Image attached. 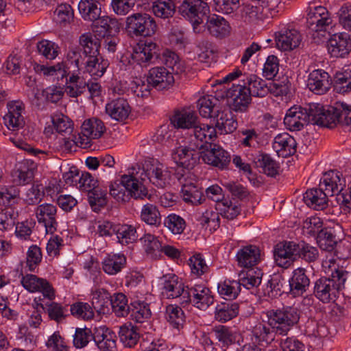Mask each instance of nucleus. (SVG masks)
<instances>
[{
  "label": "nucleus",
  "mask_w": 351,
  "mask_h": 351,
  "mask_svg": "<svg viewBox=\"0 0 351 351\" xmlns=\"http://www.w3.org/2000/svg\"><path fill=\"white\" fill-rule=\"evenodd\" d=\"M218 99L211 98L210 95L200 97L197 101V107L199 114L204 118L213 117L214 109L217 108Z\"/></svg>",
  "instance_id": "e2e57ef3"
},
{
  "label": "nucleus",
  "mask_w": 351,
  "mask_h": 351,
  "mask_svg": "<svg viewBox=\"0 0 351 351\" xmlns=\"http://www.w3.org/2000/svg\"><path fill=\"white\" fill-rule=\"evenodd\" d=\"M143 171L149 181L158 188L163 189L169 184V171L156 160L145 161Z\"/></svg>",
  "instance_id": "ddd939ff"
},
{
  "label": "nucleus",
  "mask_w": 351,
  "mask_h": 351,
  "mask_svg": "<svg viewBox=\"0 0 351 351\" xmlns=\"http://www.w3.org/2000/svg\"><path fill=\"white\" fill-rule=\"evenodd\" d=\"M107 192L99 186L88 193V203L94 212L98 213L107 204Z\"/></svg>",
  "instance_id": "4d7b16f0"
},
{
  "label": "nucleus",
  "mask_w": 351,
  "mask_h": 351,
  "mask_svg": "<svg viewBox=\"0 0 351 351\" xmlns=\"http://www.w3.org/2000/svg\"><path fill=\"white\" fill-rule=\"evenodd\" d=\"M7 108L8 112L3 117L5 125L13 132L22 129L25 125L24 104L21 101H12L8 103Z\"/></svg>",
  "instance_id": "dca6fc26"
},
{
  "label": "nucleus",
  "mask_w": 351,
  "mask_h": 351,
  "mask_svg": "<svg viewBox=\"0 0 351 351\" xmlns=\"http://www.w3.org/2000/svg\"><path fill=\"white\" fill-rule=\"evenodd\" d=\"M71 314L78 319H91L94 316L93 307L86 302H78L71 306Z\"/></svg>",
  "instance_id": "774afa93"
},
{
  "label": "nucleus",
  "mask_w": 351,
  "mask_h": 351,
  "mask_svg": "<svg viewBox=\"0 0 351 351\" xmlns=\"http://www.w3.org/2000/svg\"><path fill=\"white\" fill-rule=\"evenodd\" d=\"M239 304L236 302L228 301L218 304L215 309L214 317L220 323H226L239 315Z\"/></svg>",
  "instance_id": "f704fd0d"
},
{
  "label": "nucleus",
  "mask_w": 351,
  "mask_h": 351,
  "mask_svg": "<svg viewBox=\"0 0 351 351\" xmlns=\"http://www.w3.org/2000/svg\"><path fill=\"white\" fill-rule=\"evenodd\" d=\"M110 304L112 305V311L116 316L123 317L130 313L131 305L128 304V298L126 295L122 293H117L110 297Z\"/></svg>",
  "instance_id": "6e6d98bb"
},
{
  "label": "nucleus",
  "mask_w": 351,
  "mask_h": 351,
  "mask_svg": "<svg viewBox=\"0 0 351 351\" xmlns=\"http://www.w3.org/2000/svg\"><path fill=\"white\" fill-rule=\"evenodd\" d=\"M165 317L169 324L180 330L185 323V315L183 310L176 305H168L166 307Z\"/></svg>",
  "instance_id": "603ef678"
},
{
  "label": "nucleus",
  "mask_w": 351,
  "mask_h": 351,
  "mask_svg": "<svg viewBox=\"0 0 351 351\" xmlns=\"http://www.w3.org/2000/svg\"><path fill=\"white\" fill-rule=\"evenodd\" d=\"M257 168L261 169V172L267 176L275 177L279 173L278 164L267 154H259L254 160Z\"/></svg>",
  "instance_id": "37998d69"
},
{
  "label": "nucleus",
  "mask_w": 351,
  "mask_h": 351,
  "mask_svg": "<svg viewBox=\"0 0 351 351\" xmlns=\"http://www.w3.org/2000/svg\"><path fill=\"white\" fill-rule=\"evenodd\" d=\"M81 130L83 136L87 138L98 139L106 132V126L101 119L93 117L85 120L81 126Z\"/></svg>",
  "instance_id": "a19ab883"
},
{
  "label": "nucleus",
  "mask_w": 351,
  "mask_h": 351,
  "mask_svg": "<svg viewBox=\"0 0 351 351\" xmlns=\"http://www.w3.org/2000/svg\"><path fill=\"white\" fill-rule=\"evenodd\" d=\"M162 293L167 298H179L180 303L182 304L184 293L186 292V286L179 280L175 274H167L163 276Z\"/></svg>",
  "instance_id": "4be33fe9"
},
{
  "label": "nucleus",
  "mask_w": 351,
  "mask_h": 351,
  "mask_svg": "<svg viewBox=\"0 0 351 351\" xmlns=\"http://www.w3.org/2000/svg\"><path fill=\"white\" fill-rule=\"evenodd\" d=\"M19 189L15 186L0 187V204L12 205L17 204L20 197Z\"/></svg>",
  "instance_id": "69168bd1"
},
{
  "label": "nucleus",
  "mask_w": 351,
  "mask_h": 351,
  "mask_svg": "<svg viewBox=\"0 0 351 351\" xmlns=\"http://www.w3.org/2000/svg\"><path fill=\"white\" fill-rule=\"evenodd\" d=\"M301 40V34L295 29H283L276 33V45L282 51L293 50L299 46Z\"/></svg>",
  "instance_id": "5701e85b"
},
{
  "label": "nucleus",
  "mask_w": 351,
  "mask_h": 351,
  "mask_svg": "<svg viewBox=\"0 0 351 351\" xmlns=\"http://www.w3.org/2000/svg\"><path fill=\"white\" fill-rule=\"evenodd\" d=\"M288 282L289 293L295 297L306 291L310 285V279L306 274V270L299 267L293 270Z\"/></svg>",
  "instance_id": "cd10ccee"
},
{
  "label": "nucleus",
  "mask_w": 351,
  "mask_h": 351,
  "mask_svg": "<svg viewBox=\"0 0 351 351\" xmlns=\"http://www.w3.org/2000/svg\"><path fill=\"white\" fill-rule=\"evenodd\" d=\"M181 193L183 200L191 205H199L205 201L203 192L193 184H183Z\"/></svg>",
  "instance_id": "864d4df0"
},
{
  "label": "nucleus",
  "mask_w": 351,
  "mask_h": 351,
  "mask_svg": "<svg viewBox=\"0 0 351 351\" xmlns=\"http://www.w3.org/2000/svg\"><path fill=\"white\" fill-rule=\"evenodd\" d=\"M236 256L239 266L252 269L261 261V250L257 246L250 245L240 249Z\"/></svg>",
  "instance_id": "c85d7f7f"
},
{
  "label": "nucleus",
  "mask_w": 351,
  "mask_h": 351,
  "mask_svg": "<svg viewBox=\"0 0 351 351\" xmlns=\"http://www.w3.org/2000/svg\"><path fill=\"white\" fill-rule=\"evenodd\" d=\"M206 8L198 0H183L178 7V12L191 22L195 33L201 34V24L204 23V18L200 17L199 14Z\"/></svg>",
  "instance_id": "f8f14e48"
},
{
  "label": "nucleus",
  "mask_w": 351,
  "mask_h": 351,
  "mask_svg": "<svg viewBox=\"0 0 351 351\" xmlns=\"http://www.w3.org/2000/svg\"><path fill=\"white\" fill-rule=\"evenodd\" d=\"M206 22L201 24V34L207 30L211 36L222 38L229 35L231 27L229 23L217 14L205 16Z\"/></svg>",
  "instance_id": "a211bd4d"
},
{
  "label": "nucleus",
  "mask_w": 351,
  "mask_h": 351,
  "mask_svg": "<svg viewBox=\"0 0 351 351\" xmlns=\"http://www.w3.org/2000/svg\"><path fill=\"white\" fill-rule=\"evenodd\" d=\"M334 90L340 94L351 92V70L343 69L337 71L333 79Z\"/></svg>",
  "instance_id": "8fccbe9b"
},
{
  "label": "nucleus",
  "mask_w": 351,
  "mask_h": 351,
  "mask_svg": "<svg viewBox=\"0 0 351 351\" xmlns=\"http://www.w3.org/2000/svg\"><path fill=\"white\" fill-rule=\"evenodd\" d=\"M330 195L324 188H313L306 191L303 200L310 208L315 210H324L328 204V196Z\"/></svg>",
  "instance_id": "2f4dec72"
},
{
  "label": "nucleus",
  "mask_w": 351,
  "mask_h": 351,
  "mask_svg": "<svg viewBox=\"0 0 351 351\" xmlns=\"http://www.w3.org/2000/svg\"><path fill=\"white\" fill-rule=\"evenodd\" d=\"M201 147V158L206 164L221 170L228 169L231 156L226 150L216 143H207Z\"/></svg>",
  "instance_id": "0eeeda50"
},
{
  "label": "nucleus",
  "mask_w": 351,
  "mask_h": 351,
  "mask_svg": "<svg viewBox=\"0 0 351 351\" xmlns=\"http://www.w3.org/2000/svg\"><path fill=\"white\" fill-rule=\"evenodd\" d=\"M251 96L263 97L269 93V84L256 75H250L243 79Z\"/></svg>",
  "instance_id": "ea45409f"
},
{
  "label": "nucleus",
  "mask_w": 351,
  "mask_h": 351,
  "mask_svg": "<svg viewBox=\"0 0 351 351\" xmlns=\"http://www.w3.org/2000/svg\"><path fill=\"white\" fill-rule=\"evenodd\" d=\"M176 5L167 0H156L152 4V11L156 16L167 19L173 16Z\"/></svg>",
  "instance_id": "680f3d73"
},
{
  "label": "nucleus",
  "mask_w": 351,
  "mask_h": 351,
  "mask_svg": "<svg viewBox=\"0 0 351 351\" xmlns=\"http://www.w3.org/2000/svg\"><path fill=\"white\" fill-rule=\"evenodd\" d=\"M263 275L261 269L258 268L250 269L246 271L241 272L239 275V280L237 281L239 282L241 289L243 287L253 291L261 285Z\"/></svg>",
  "instance_id": "58836bf2"
},
{
  "label": "nucleus",
  "mask_w": 351,
  "mask_h": 351,
  "mask_svg": "<svg viewBox=\"0 0 351 351\" xmlns=\"http://www.w3.org/2000/svg\"><path fill=\"white\" fill-rule=\"evenodd\" d=\"M117 238L119 243L128 245L137 240L136 228L129 224H117Z\"/></svg>",
  "instance_id": "13d9d810"
},
{
  "label": "nucleus",
  "mask_w": 351,
  "mask_h": 351,
  "mask_svg": "<svg viewBox=\"0 0 351 351\" xmlns=\"http://www.w3.org/2000/svg\"><path fill=\"white\" fill-rule=\"evenodd\" d=\"M346 186V180L342 177L341 173L335 170L326 172L321 179L319 186L324 188L330 196L337 192L343 191Z\"/></svg>",
  "instance_id": "393cba45"
},
{
  "label": "nucleus",
  "mask_w": 351,
  "mask_h": 351,
  "mask_svg": "<svg viewBox=\"0 0 351 351\" xmlns=\"http://www.w3.org/2000/svg\"><path fill=\"white\" fill-rule=\"evenodd\" d=\"M193 133L197 141L194 145H196L197 148H199L201 151L202 145L213 143L211 141H213L217 138V132L214 126L201 123L199 121L194 128Z\"/></svg>",
  "instance_id": "72a5a7b5"
},
{
  "label": "nucleus",
  "mask_w": 351,
  "mask_h": 351,
  "mask_svg": "<svg viewBox=\"0 0 351 351\" xmlns=\"http://www.w3.org/2000/svg\"><path fill=\"white\" fill-rule=\"evenodd\" d=\"M21 280L23 287L29 292H41L45 298L52 300L55 297L54 290L49 282L33 274L23 276Z\"/></svg>",
  "instance_id": "6ab92c4d"
},
{
  "label": "nucleus",
  "mask_w": 351,
  "mask_h": 351,
  "mask_svg": "<svg viewBox=\"0 0 351 351\" xmlns=\"http://www.w3.org/2000/svg\"><path fill=\"white\" fill-rule=\"evenodd\" d=\"M182 301V305L192 303L197 308L206 310L213 303L214 298L208 287L203 285H195L193 287L186 286Z\"/></svg>",
  "instance_id": "6e6552de"
},
{
  "label": "nucleus",
  "mask_w": 351,
  "mask_h": 351,
  "mask_svg": "<svg viewBox=\"0 0 351 351\" xmlns=\"http://www.w3.org/2000/svg\"><path fill=\"white\" fill-rule=\"evenodd\" d=\"M269 93L274 97H281L287 96L291 88V83L287 75H282L272 82L269 83Z\"/></svg>",
  "instance_id": "5fc2aeb1"
},
{
  "label": "nucleus",
  "mask_w": 351,
  "mask_h": 351,
  "mask_svg": "<svg viewBox=\"0 0 351 351\" xmlns=\"http://www.w3.org/2000/svg\"><path fill=\"white\" fill-rule=\"evenodd\" d=\"M210 334L213 335L217 341V344L221 348H228L239 342L237 332L225 325L215 326L211 328Z\"/></svg>",
  "instance_id": "7c9ffc66"
},
{
  "label": "nucleus",
  "mask_w": 351,
  "mask_h": 351,
  "mask_svg": "<svg viewBox=\"0 0 351 351\" xmlns=\"http://www.w3.org/2000/svg\"><path fill=\"white\" fill-rule=\"evenodd\" d=\"M307 25L315 32H326L332 25L330 13L324 6L308 7L307 10Z\"/></svg>",
  "instance_id": "9b49d317"
},
{
  "label": "nucleus",
  "mask_w": 351,
  "mask_h": 351,
  "mask_svg": "<svg viewBox=\"0 0 351 351\" xmlns=\"http://www.w3.org/2000/svg\"><path fill=\"white\" fill-rule=\"evenodd\" d=\"M78 10L82 17L86 21L95 22L101 14L99 3L95 0H81L78 4Z\"/></svg>",
  "instance_id": "49530a36"
},
{
  "label": "nucleus",
  "mask_w": 351,
  "mask_h": 351,
  "mask_svg": "<svg viewBox=\"0 0 351 351\" xmlns=\"http://www.w3.org/2000/svg\"><path fill=\"white\" fill-rule=\"evenodd\" d=\"M239 14L245 23H254L264 19L263 8L252 3H243L240 5Z\"/></svg>",
  "instance_id": "79ce46f5"
},
{
  "label": "nucleus",
  "mask_w": 351,
  "mask_h": 351,
  "mask_svg": "<svg viewBox=\"0 0 351 351\" xmlns=\"http://www.w3.org/2000/svg\"><path fill=\"white\" fill-rule=\"evenodd\" d=\"M171 156L174 162L183 168L182 173H176L178 179L181 180L184 176V169H192L198 162L201 157V150L194 146H180L172 151Z\"/></svg>",
  "instance_id": "423d86ee"
},
{
  "label": "nucleus",
  "mask_w": 351,
  "mask_h": 351,
  "mask_svg": "<svg viewBox=\"0 0 351 351\" xmlns=\"http://www.w3.org/2000/svg\"><path fill=\"white\" fill-rule=\"evenodd\" d=\"M322 104H309L306 108L294 106L286 112L284 124L290 131H300L309 123L319 125V113Z\"/></svg>",
  "instance_id": "7ed1b4c3"
},
{
  "label": "nucleus",
  "mask_w": 351,
  "mask_h": 351,
  "mask_svg": "<svg viewBox=\"0 0 351 351\" xmlns=\"http://www.w3.org/2000/svg\"><path fill=\"white\" fill-rule=\"evenodd\" d=\"M213 118L216 121L215 128L218 129L221 134L232 133L237 128V121L228 108L217 109L213 114Z\"/></svg>",
  "instance_id": "c756f323"
},
{
  "label": "nucleus",
  "mask_w": 351,
  "mask_h": 351,
  "mask_svg": "<svg viewBox=\"0 0 351 351\" xmlns=\"http://www.w3.org/2000/svg\"><path fill=\"white\" fill-rule=\"evenodd\" d=\"M348 271L343 268H337L329 277L322 276L314 283L313 293L323 303L334 302L339 292L345 288Z\"/></svg>",
  "instance_id": "f03ea898"
},
{
  "label": "nucleus",
  "mask_w": 351,
  "mask_h": 351,
  "mask_svg": "<svg viewBox=\"0 0 351 351\" xmlns=\"http://www.w3.org/2000/svg\"><path fill=\"white\" fill-rule=\"evenodd\" d=\"M126 265V257L123 254H109L102 261V269L108 275H116Z\"/></svg>",
  "instance_id": "c03bdc74"
},
{
  "label": "nucleus",
  "mask_w": 351,
  "mask_h": 351,
  "mask_svg": "<svg viewBox=\"0 0 351 351\" xmlns=\"http://www.w3.org/2000/svg\"><path fill=\"white\" fill-rule=\"evenodd\" d=\"M173 74L164 66H155L149 70L147 82L149 86L158 90L169 89L173 86Z\"/></svg>",
  "instance_id": "4468645a"
},
{
  "label": "nucleus",
  "mask_w": 351,
  "mask_h": 351,
  "mask_svg": "<svg viewBox=\"0 0 351 351\" xmlns=\"http://www.w3.org/2000/svg\"><path fill=\"white\" fill-rule=\"evenodd\" d=\"M125 29L132 36H152L157 29L154 19L147 13H134L126 18Z\"/></svg>",
  "instance_id": "39448f33"
},
{
  "label": "nucleus",
  "mask_w": 351,
  "mask_h": 351,
  "mask_svg": "<svg viewBox=\"0 0 351 351\" xmlns=\"http://www.w3.org/2000/svg\"><path fill=\"white\" fill-rule=\"evenodd\" d=\"M79 41L84 58L92 57V56L96 57L100 55L101 40L95 34L90 32L83 34L80 36Z\"/></svg>",
  "instance_id": "c9c22d12"
},
{
  "label": "nucleus",
  "mask_w": 351,
  "mask_h": 351,
  "mask_svg": "<svg viewBox=\"0 0 351 351\" xmlns=\"http://www.w3.org/2000/svg\"><path fill=\"white\" fill-rule=\"evenodd\" d=\"M119 337L123 344L129 348L134 346L139 339V335L136 332V327L131 322H127L120 326Z\"/></svg>",
  "instance_id": "3c124183"
},
{
  "label": "nucleus",
  "mask_w": 351,
  "mask_h": 351,
  "mask_svg": "<svg viewBox=\"0 0 351 351\" xmlns=\"http://www.w3.org/2000/svg\"><path fill=\"white\" fill-rule=\"evenodd\" d=\"M34 70L37 74L43 75L45 77L57 76L61 78L66 77L69 75V71L64 62H58L53 66H45L34 63L33 64Z\"/></svg>",
  "instance_id": "de8ad7c7"
},
{
  "label": "nucleus",
  "mask_w": 351,
  "mask_h": 351,
  "mask_svg": "<svg viewBox=\"0 0 351 351\" xmlns=\"http://www.w3.org/2000/svg\"><path fill=\"white\" fill-rule=\"evenodd\" d=\"M66 82L70 84L66 86L65 92L69 97H77L86 90L87 83L77 75H71Z\"/></svg>",
  "instance_id": "bf43d9fd"
},
{
  "label": "nucleus",
  "mask_w": 351,
  "mask_h": 351,
  "mask_svg": "<svg viewBox=\"0 0 351 351\" xmlns=\"http://www.w3.org/2000/svg\"><path fill=\"white\" fill-rule=\"evenodd\" d=\"M83 64L81 70L84 73H88L94 79L103 76L109 66L108 60H105L101 55L96 57L84 58L82 62Z\"/></svg>",
  "instance_id": "a878e982"
},
{
  "label": "nucleus",
  "mask_w": 351,
  "mask_h": 351,
  "mask_svg": "<svg viewBox=\"0 0 351 351\" xmlns=\"http://www.w3.org/2000/svg\"><path fill=\"white\" fill-rule=\"evenodd\" d=\"M328 52L331 57L346 58L351 51V38L345 32L334 34L327 41Z\"/></svg>",
  "instance_id": "2eb2a0df"
},
{
  "label": "nucleus",
  "mask_w": 351,
  "mask_h": 351,
  "mask_svg": "<svg viewBox=\"0 0 351 351\" xmlns=\"http://www.w3.org/2000/svg\"><path fill=\"white\" fill-rule=\"evenodd\" d=\"M224 93L230 108L236 112L245 111L251 101V95L245 85L232 84Z\"/></svg>",
  "instance_id": "9d476101"
},
{
  "label": "nucleus",
  "mask_w": 351,
  "mask_h": 351,
  "mask_svg": "<svg viewBox=\"0 0 351 351\" xmlns=\"http://www.w3.org/2000/svg\"><path fill=\"white\" fill-rule=\"evenodd\" d=\"M38 222L43 224L47 233L53 234L57 230V207L52 204L44 203L35 210Z\"/></svg>",
  "instance_id": "f3484780"
},
{
  "label": "nucleus",
  "mask_w": 351,
  "mask_h": 351,
  "mask_svg": "<svg viewBox=\"0 0 351 351\" xmlns=\"http://www.w3.org/2000/svg\"><path fill=\"white\" fill-rule=\"evenodd\" d=\"M217 206L221 216L230 220L235 219L241 211L239 204L228 199H223Z\"/></svg>",
  "instance_id": "0e129e2a"
},
{
  "label": "nucleus",
  "mask_w": 351,
  "mask_h": 351,
  "mask_svg": "<svg viewBox=\"0 0 351 351\" xmlns=\"http://www.w3.org/2000/svg\"><path fill=\"white\" fill-rule=\"evenodd\" d=\"M300 242L284 241L277 244L274 249V260L276 265L287 269L298 258Z\"/></svg>",
  "instance_id": "1a4fd4ad"
},
{
  "label": "nucleus",
  "mask_w": 351,
  "mask_h": 351,
  "mask_svg": "<svg viewBox=\"0 0 351 351\" xmlns=\"http://www.w3.org/2000/svg\"><path fill=\"white\" fill-rule=\"evenodd\" d=\"M106 112L112 119L123 121L130 114L131 108L126 99L118 98L106 104Z\"/></svg>",
  "instance_id": "473e14b6"
},
{
  "label": "nucleus",
  "mask_w": 351,
  "mask_h": 351,
  "mask_svg": "<svg viewBox=\"0 0 351 351\" xmlns=\"http://www.w3.org/2000/svg\"><path fill=\"white\" fill-rule=\"evenodd\" d=\"M266 316L268 326L263 324L256 325L252 334L256 341L267 344L275 341L276 335H287L300 319L297 308L292 306L269 310Z\"/></svg>",
  "instance_id": "f257e3e1"
},
{
  "label": "nucleus",
  "mask_w": 351,
  "mask_h": 351,
  "mask_svg": "<svg viewBox=\"0 0 351 351\" xmlns=\"http://www.w3.org/2000/svg\"><path fill=\"white\" fill-rule=\"evenodd\" d=\"M121 182L125 186L129 199L132 197L135 199H143L149 197L147 189L141 181L133 175H123L121 176Z\"/></svg>",
  "instance_id": "bb28decb"
},
{
  "label": "nucleus",
  "mask_w": 351,
  "mask_h": 351,
  "mask_svg": "<svg viewBox=\"0 0 351 351\" xmlns=\"http://www.w3.org/2000/svg\"><path fill=\"white\" fill-rule=\"evenodd\" d=\"M296 142L288 133L278 134L274 140L273 147L278 154L283 156H291L296 152Z\"/></svg>",
  "instance_id": "4c0bfd02"
},
{
  "label": "nucleus",
  "mask_w": 351,
  "mask_h": 351,
  "mask_svg": "<svg viewBox=\"0 0 351 351\" xmlns=\"http://www.w3.org/2000/svg\"><path fill=\"white\" fill-rule=\"evenodd\" d=\"M331 80L329 74L322 69L311 71L307 79L308 88L317 95H324L330 88Z\"/></svg>",
  "instance_id": "aec40b11"
},
{
  "label": "nucleus",
  "mask_w": 351,
  "mask_h": 351,
  "mask_svg": "<svg viewBox=\"0 0 351 351\" xmlns=\"http://www.w3.org/2000/svg\"><path fill=\"white\" fill-rule=\"evenodd\" d=\"M162 63L171 70L173 74L178 75L184 72L185 67L178 54L169 49H165L158 58Z\"/></svg>",
  "instance_id": "a18cd8bd"
},
{
  "label": "nucleus",
  "mask_w": 351,
  "mask_h": 351,
  "mask_svg": "<svg viewBox=\"0 0 351 351\" xmlns=\"http://www.w3.org/2000/svg\"><path fill=\"white\" fill-rule=\"evenodd\" d=\"M130 317L136 323H144L152 315L149 304L144 301H135L131 304Z\"/></svg>",
  "instance_id": "09e8293b"
},
{
  "label": "nucleus",
  "mask_w": 351,
  "mask_h": 351,
  "mask_svg": "<svg viewBox=\"0 0 351 351\" xmlns=\"http://www.w3.org/2000/svg\"><path fill=\"white\" fill-rule=\"evenodd\" d=\"M219 295L226 297L229 301L235 299L241 291L237 280H225L217 287Z\"/></svg>",
  "instance_id": "338daca9"
},
{
  "label": "nucleus",
  "mask_w": 351,
  "mask_h": 351,
  "mask_svg": "<svg viewBox=\"0 0 351 351\" xmlns=\"http://www.w3.org/2000/svg\"><path fill=\"white\" fill-rule=\"evenodd\" d=\"M36 164L31 160H24L18 162L12 176L14 182L19 185L30 183L34 177Z\"/></svg>",
  "instance_id": "b1692460"
},
{
  "label": "nucleus",
  "mask_w": 351,
  "mask_h": 351,
  "mask_svg": "<svg viewBox=\"0 0 351 351\" xmlns=\"http://www.w3.org/2000/svg\"><path fill=\"white\" fill-rule=\"evenodd\" d=\"M134 59L143 66L147 67L150 64L155 63L159 58L160 53L159 46L152 40H145V43L135 49Z\"/></svg>",
  "instance_id": "412c9836"
},
{
  "label": "nucleus",
  "mask_w": 351,
  "mask_h": 351,
  "mask_svg": "<svg viewBox=\"0 0 351 351\" xmlns=\"http://www.w3.org/2000/svg\"><path fill=\"white\" fill-rule=\"evenodd\" d=\"M199 121L198 117L193 111H177L170 118L171 123L178 129H192L193 130Z\"/></svg>",
  "instance_id": "e433bc0d"
},
{
  "label": "nucleus",
  "mask_w": 351,
  "mask_h": 351,
  "mask_svg": "<svg viewBox=\"0 0 351 351\" xmlns=\"http://www.w3.org/2000/svg\"><path fill=\"white\" fill-rule=\"evenodd\" d=\"M319 113V126L334 128L340 126L347 128L351 125V105L337 101L327 108L322 104Z\"/></svg>",
  "instance_id": "20e7f679"
},
{
  "label": "nucleus",
  "mask_w": 351,
  "mask_h": 351,
  "mask_svg": "<svg viewBox=\"0 0 351 351\" xmlns=\"http://www.w3.org/2000/svg\"><path fill=\"white\" fill-rule=\"evenodd\" d=\"M141 218L146 223L158 226L161 223V217L157 207L152 204H145L141 210Z\"/></svg>",
  "instance_id": "052dcab7"
}]
</instances>
